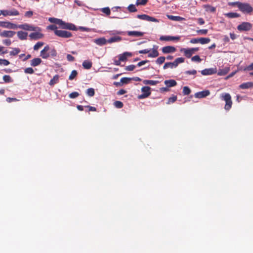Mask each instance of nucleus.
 <instances>
[{
	"instance_id": "f257e3e1",
	"label": "nucleus",
	"mask_w": 253,
	"mask_h": 253,
	"mask_svg": "<svg viewBox=\"0 0 253 253\" xmlns=\"http://www.w3.org/2000/svg\"><path fill=\"white\" fill-rule=\"evenodd\" d=\"M48 21L52 23H55L59 25V28L63 29H67L73 31H76L77 30L76 26L70 23H66L62 20L54 18H49Z\"/></svg>"
},
{
	"instance_id": "f03ea898",
	"label": "nucleus",
	"mask_w": 253,
	"mask_h": 253,
	"mask_svg": "<svg viewBox=\"0 0 253 253\" xmlns=\"http://www.w3.org/2000/svg\"><path fill=\"white\" fill-rule=\"evenodd\" d=\"M220 98L225 102L224 109L229 111L231 108L233 104L230 94L228 93H223L220 94Z\"/></svg>"
},
{
	"instance_id": "7ed1b4c3",
	"label": "nucleus",
	"mask_w": 253,
	"mask_h": 253,
	"mask_svg": "<svg viewBox=\"0 0 253 253\" xmlns=\"http://www.w3.org/2000/svg\"><path fill=\"white\" fill-rule=\"evenodd\" d=\"M239 9L244 13L250 14L253 11L252 6L248 3L241 2Z\"/></svg>"
},
{
	"instance_id": "20e7f679",
	"label": "nucleus",
	"mask_w": 253,
	"mask_h": 253,
	"mask_svg": "<svg viewBox=\"0 0 253 253\" xmlns=\"http://www.w3.org/2000/svg\"><path fill=\"white\" fill-rule=\"evenodd\" d=\"M252 27V24L251 23L243 22L237 26V29L240 32H247L251 30Z\"/></svg>"
},
{
	"instance_id": "39448f33",
	"label": "nucleus",
	"mask_w": 253,
	"mask_h": 253,
	"mask_svg": "<svg viewBox=\"0 0 253 253\" xmlns=\"http://www.w3.org/2000/svg\"><path fill=\"white\" fill-rule=\"evenodd\" d=\"M55 35L59 37L62 38H69L72 37V34L71 32L60 30L56 31L55 32Z\"/></svg>"
},
{
	"instance_id": "423d86ee",
	"label": "nucleus",
	"mask_w": 253,
	"mask_h": 253,
	"mask_svg": "<svg viewBox=\"0 0 253 253\" xmlns=\"http://www.w3.org/2000/svg\"><path fill=\"white\" fill-rule=\"evenodd\" d=\"M0 12L4 16H17L19 15V11L15 8H12L11 10H1Z\"/></svg>"
},
{
	"instance_id": "0eeeda50",
	"label": "nucleus",
	"mask_w": 253,
	"mask_h": 253,
	"mask_svg": "<svg viewBox=\"0 0 253 253\" xmlns=\"http://www.w3.org/2000/svg\"><path fill=\"white\" fill-rule=\"evenodd\" d=\"M151 88L149 86H146L141 88V91L143 92L142 94L138 95L139 99H143L148 97L151 94Z\"/></svg>"
},
{
	"instance_id": "6e6552de",
	"label": "nucleus",
	"mask_w": 253,
	"mask_h": 253,
	"mask_svg": "<svg viewBox=\"0 0 253 253\" xmlns=\"http://www.w3.org/2000/svg\"><path fill=\"white\" fill-rule=\"evenodd\" d=\"M0 27L10 29H17V25L9 21H0Z\"/></svg>"
},
{
	"instance_id": "1a4fd4ad",
	"label": "nucleus",
	"mask_w": 253,
	"mask_h": 253,
	"mask_svg": "<svg viewBox=\"0 0 253 253\" xmlns=\"http://www.w3.org/2000/svg\"><path fill=\"white\" fill-rule=\"evenodd\" d=\"M18 28L27 31H36L37 29H38V30H40L39 28L34 27L28 24H24L17 25V28Z\"/></svg>"
},
{
	"instance_id": "9d476101",
	"label": "nucleus",
	"mask_w": 253,
	"mask_h": 253,
	"mask_svg": "<svg viewBox=\"0 0 253 253\" xmlns=\"http://www.w3.org/2000/svg\"><path fill=\"white\" fill-rule=\"evenodd\" d=\"M180 39V36H162L160 38V40L161 41H178Z\"/></svg>"
},
{
	"instance_id": "9b49d317",
	"label": "nucleus",
	"mask_w": 253,
	"mask_h": 253,
	"mask_svg": "<svg viewBox=\"0 0 253 253\" xmlns=\"http://www.w3.org/2000/svg\"><path fill=\"white\" fill-rule=\"evenodd\" d=\"M50 49L49 46L47 45L44 46V48L40 52V56L43 59H47L50 56L48 51Z\"/></svg>"
},
{
	"instance_id": "f8f14e48",
	"label": "nucleus",
	"mask_w": 253,
	"mask_h": 253,
	"mask_svg": "<svg viewBox=\"0 0 253 253\" xmlns=\"http://www.w3.org/2000/svg\"><path fill=\"white\" fill-rule=\"evenodd\" d=\"M15 34V32L13 31L4 30L2 32H0V36L1 38H12Z\"/></svg>"
},
{
	"instance_id": "ddd939ff",
	"label": "nucleus",
	"mask_w": 253,
	"mask_h": 253,
	"mask_svg": "<svg viewBox=\"0 0 253 253\" xmlns=\"http://www.w3.org/2000/svg\"><path fill=\"white\" fill-rule=\"evenodd\" d=\"M201 74L204 76L207 75H211L216 73L217 69L216 68H211L205 69L202 71H201Z\"/></svg>"
},
{
	"instance_id": "4468645a",
	"label": "nucleus",
	"mask_w": 253,
	"mask_h": 253,
	"mask_svg": "<svg viewBox=\"0 0 253 253\" xmlns=\"http://www.w3.org/2000/svg\"><path fill=\"white\" fill-rule=\"evenodd\" d=\"M210 94V91L209 90H205L195 93V97L197 98H202L209 96Z\"/></svg>"
},
{
	"instance_id": "2eb2a0df",
	"label": "nucleus",
	"mask_w": 253,
	"mask_h": 253,
	"mask_svg": "<svg viewBox=\"0 0 253 253\" xmlns=\"http://www.w3.org/2000/svg\"><path fill=\"white\" fill-rule=\"evenodd\" d=\"M176 48L172 46H166L162 48V51L164 53H173L176 51Z\"/></svg>"
},
{
	"instance_id": "dca6fc26",
	"label": "nucleus",
	"mask_w": 253,
	"mask_h": 253,
	"mask_svg": "<svg viewBox=\"0 0 253 253\" xmlns=\"http://www.w3.org/2000/svg\"><path fill=\"white\" fill-rule=\"evenodd\" d=\"M29 37L32 40H39L43 37V34L39 32L32 33L29 35Z\"/></svg>"
},
{
	"instance_id": "f3484780",
	"label": "nucleus",
	"mask_w": 253,
	"mask_h": 253,
	"mask_svg": "<svg viewBox=\"0 0 253 253\" xmlns=\"http://www.w3.org/2000/svg\"><path fill=\"white\" fill-rule=\"evenodd\" d=\"M180 51L182 52L184 55L187 58H190L193 54L190 48H183L180 49Z\"/></svg>"
},
{
	"instance_id": "a211bd4d",
	"label": "nucleus",
	"mask_w": 253,
	"mask_h": 253,
	"mask_svg": "<svg viewBox=\"0 0 253 253\" xmlns=\"http://www.w3.org/2000/svg\"><path fill=\"white\" fill-rule=\"evenodd\" d=\"M131 56L132 53L131 52H125L123 54H120L119 55V58L120 59V61H125L126 60L128 57H131Z\"/></svg>"
},
{
	"instance_id": "6ab92c4d",
	"label": "nucleus",
	"mask_w": 253,
	"mask_h": 253,
	"mask_svg": "<svg viewBox=\"0 0 253 253\" xmlns=\"http://www.w3.org/2000/svg\"><path fill=\"white\" fill-rule=\"evenodd\" d=\"M127 34L129 36H133L135 37H142L144 35V33L142 32H139V31H128L127 32Z\"/></svg>"
},
{
	"instance_id": "aec40b11",
	"label": "nucleus",
	"mask_w": 253,
	"mask_h": 253,
	"mask_svg": "<svg viewBox=\"0 0 253 253\" xmlns=\"http://www.w3.org/2000/svg\"><path fill=\"white\" fill-rule=\"evenodd\" d=\"M42 62V60L40 58H35L31 60L30 65L32 67L39 66Z\"/></svg>"
},
{
	"instance_id": "412c9836",
	"label": "nucleus",
	"mask_w": 253,
	"mask_h": 253,
	"mask_svg": "<svg viewBox=\"0 0 253 253\" xmlns=\"http://www.w3.org/2000/svg\"><path fill=\"white\" fill-rule=\"evenodd\" d=\"M205 11L207 12L214 13L216 11V7H213L209 4H205L203 6Z\"/></svg>"
},
{
	"instance_id": "4be33fe9",
	"label": "nucleus",
	"mask_w": 253,
	"mask_h": 253,
	"mask_svg": "<svg viewBox=\"0 0 253 253\" xmlns=\"http://www.w3.org/2000/svg\"><path fill=\"white\" fill-rule=\"evenodd\" d=\"M239 87L241 89H245L253 87V82H249L244 83L239 85Z\"/></svg>"
},
{
	"instance_id": "5701e85b",
	"label": "nucleus",
	"mask_w": 253,
	"mask_h": 253,
	"mask_svg": "<svg viewBox=\"0 0 253 253\" xmlns=\"http://www.w3.org/2000/svg\"><path fill=\"white\" fill-rule=\"evenodd\" d=\"M94 42L97 45H103L106 44L107 42V40H106L104 38H100L95 39L94 40Z\"/></svg>"
},
{
	"instance_id": "b1692460",
	"label": "nucleus",
	"mask_w": 253,
	"mask_h": 253,
	"mask_svg": "<svg viewBox=\"0 0 253 253\" xmlns=\"http://www.w3.org/2000/svg\"><path fill=\"white\" fill-rule=\"evenodd\" d=\"M18 38L21 40H25L27 38L28 33L22 31H18L17 33Z\"/></svg>"
},
{
	"instance_id": "393cba45",
	"label": "nucleus",
	"mask_w": 253,
	"mask_h": 253,
	"mask_svg": "<svg viewBox=\"0 0 253 253\" xmlns=\"http://www.w3.org/2000/svg\"><path fill=\"white\" fill-rule=\"evenodd\" d=\"M164 83L168 87H173L177 84L176 82L174 80H166Z\"/></svg>"
},
{
	"instance_id": "a878e982",
	"label": "nucleus",
	"mask_w": 253,
	"mask_h": 253,
	"mask_svg": "<svg viewBox=\"0 0 253 253\" xmlns=\"http://www.w3.org/2000/svg\"><path fill=\"white\" fill-rule=\"evenodd\" d=\"M167 17L169 19L172 20V21H180L185 20L184 18L181 17L179 16H173V15H168Z\"/></svg>"
},
{
	"instance_id": "bb28decb",
	"label": "nucleus",
	"mask_w": 253,
	"mask_h": 253,
	"mask_svg": "<svg viewBox=\"0 0 253 253\" xmlns=\"http://www.w3.org/2000/svg\"><path fill=\"white\" fill-rule=\"evenodd\" d=\"M122 40V38L120 36H115L110 38L107 40V42L111 43L115 42H119Z\"/></svg>"
},
{
	"instance_id": "cd10ccee",
	"label": "nucleus",
	"mask_w": 253,
	"mask_h": 253,
	"mask_svg": "<svg viewBox=\"0 0 253 253\" xmlns=\"http://www.w3.org/2000/svg\"><path fill=\"white\" fill-rule=\"evenodd\" d=\"M224 15L229 18H238L240 16L239 13L236 12H229L224 14Z\"/></svg>"
},
{
	"instance_id": "c85d7f7f",
	"label": "nucleus",
	"mask_w": 253,
	"mask_h": 253,
	"mask_svg": "<svg viewBox=\"0 0 253 253\" xmlns=\"http://www.w3.org/2000/svg\"><path fill=\"white\" fill-rule=\"evenodd\" d=\"M230 71V68L228 67H226L223 69H220L217 73V74L219 76H224L227 74L229 71Z\"/></svg>"
},
{
	"instance_id": "c756f323",
	"label": "nucleus",
	"mask_w": 253,
	"mask_h": 253,
	"mask_svg": "<svg viewBox=\"0 0 253 253\" xmlns=\"http://www.w3.org/2000/svg\"><path fill=\"white\" fill-rule=\"evenodd\" d=\"M83 66L85 69H90L92 65L91 61L89 60H85L83 63Z\"/></svg>"
},
{
	"instance_id": "7c9ffc66",
	"label": "nucleus",
	"mask_w": 253,
	"mask_h": 253,
	"mask_svg": "<svg viewBox=\"0 0 253 253\" xmlns=\"http://www.w3.org/2000/svg\"><path fill=\"white\" fill-rule=\"evenodd\" d=\"M59 76L58 75H55L53 78L50 81L49 84L50 85L52 86L57 84L59 81Z\"/></svg>"
},
{
	"instance_id": "2f4dec72",
	"label": "nucleus",
	"mask_w": 253,
	"mask_h": 253,
	"mask_svg": "<svg viewBox=\"0 0 253 253\" xmlns=\"http://www.w3.org/2000/svg\"><path fill=\"white\" fill-rule=\"evenodd\" d=\"M158 55H159V52L157 50V47L155 49L153 48L152 49V52L148 54V56L149 57L155 58V57L158 56Z\"/></svg>"
},
{
	"instance_id": "473e14b6",
	"label": "nucleus",
	"mask_w": 253,
	"mask_h": 253,
	"mask_svg": "<svg viewBox=\"0 0 253 253\" xmlns=\"http://www.w3.org/2000/svg\"><path fill=\"white\" fill-rule=\"evenodd\" d=\"M143 83L145 84H150L151 85H155L158 84L159 82L158 81H153V80H144Z\"/></svg>"
},
{
	"instance_id": "72a5a7b5",
	"label": "nucleus",
	"mask_w": 253,
	"mask_h": 253,
	"mask_svg": "<svg viewBox=\"0 0 253 253\" xmlns=\"http://www.w3.org/2000/svg\"><path fill=\"white\" fill-rule=\"evenodd\" d=\"M176 67L174 61L173 62H167L163 66L164 69H166L168 68H173Z\"/></svg>"
},
{
	"instance_id": "f704fd0d",
	"label": "nucleus",
	"mask_w": 253,
	"mask_h": 253,
	"mask_svg": "<svg viewBox=\"0 0 253 253\" xmlns=\"http://www.w3.org/2000/svg\"><path fill=\"white\" fill-rule=\"evenodd\" d=\"M211 40L209 38H200L199 43L202 44H207L210 42Z\"/></svg>"
},
{
	"instance_id": "c9c22d12",
	"label": "nucleus",
	"mask_w": 253,
	"mask_h": 253,
	"mask_svg": "<svg viewBox=\"0 0 253 253\" xmlns=\"http://www.w3.org/2000/svg\"><path fill=\"white\" fill-rule=\"evenodd\" d=\"M20 52V49L19 48H13V50L10 52V55L15 56L18 54Z\"/></svg>"
},
{
	"instance_id": "e433bc0d",
	"label": "nucleus",
	"mask_w": 253,
	"mask_h": 253,
	"mask_svg": "<svg viewBox=\"0 0 253 253\" xmlns=\"http://www.w3.org/2000/svg\"><path fill=\"white\" fill-rule=\"evenodd\" d=\"M191 92L190 88L188 86H184L183 88V94L185 95H189Z\"/></svg>"
},
{
	"instance_id": "4c0bfd02",
	"label": "nucleus",
	"mask_w": 253,
	"mask_h": 253,
	"mask_svg": "<svg viewBox=\"0 0 253 253\" xmlns=\"http://www.w3.org/2000/svg\"><path fill=\"white\" fill-rule=\"evenodd\" d=\"M174 62L176 67H177L179 64L183 63L184 62V58L183 57H178L175 59Z\"/></svg>"
},
{
	"instance_id": "58836bf2",
	"label": "nucleus",
	"mask_w": 253,
	"mask_h": 253,
	"mask_svg": "<svg viewBox=\"0 0 253 253\" xmlns=\"http://www.w3.org/2000/svg\"><path fill=\"white\" fill-rule=\"evenodd\" d=\"M86 93L89 96L92 97L94 95V89L93 88H89L87 89Z\"/></svg>"
},
{
	"instance_id": "ea45409f",
	"label": "nucleus",
	"mask_w": 253,
	"mask_h": 253,
	"mask_svg": "<svg viewBox=\"0 0 253 253\" xmlns=\"http://www.w3.org/2000/svg\"><path fill=\"white\" fill-rule=\"evenodd\" d=\"M78 75L77 71L75 70H73L69 77V80H73Z\"/></svg>"
},
{
	"instance_id": "a19ab883",
	"label": "nucleus",
	"mask_w": 253,
	"mask_h": 253,
	"mask_svg": "<svg viewBox=\"0 0 253 253\" xmlns=\"http://www.w3.org/2000/svg\"><path fill=\"white\" fill-rule=\"evenodd\" d=\"M44 44V43L42 42H38L34 46V50H38L40 47H41Z\"/></svg>"
},
{
	"instance_id": "79ce46f5",
	"label": "nucleus",
	"mask_w": 253,
	"mask_h": 253,
	"mask_svg": "<svg viewBox=\"0 0 253 253\" xmlns=\"http://www.w3.org/2000/svg\"><path fill=\"white\" fill-rule=\"evenodd\" d=\"M165 57L164 56H161L157 58L156 61L157 64L161 65L163 64L165 61Z\"/></svg>"
},
{
	"instance_id": "37998d69",
	"label": "nucleus",
	"mask_w": 253,
	"mask_h": 253,
	"mask_svg": "<svg viewBox=\"0 0 253 253\" xmlns=\"http://www.w3.org/2000/svg\"><path fill=\"white\" fill-rule=\"evenodd\" d=\"M3 80L5 83H11L12 82L11 77L9 75L3 76Z\"/></svg>"
},
{
	"instance_id": "c03bdc74",
	"label": "nucleus",
	"mask_w": 253,
	"mask_h": 253,
	"mask_svg": "<svg viewBox=\"0 0 253 253\" xmlns=\"http://www.w3.org/2000/svg\"><path fill=\"white\" fill-rule=\"evenodd\" d=\"M128 10L130 12H134L137 11V9L136 8L135 5L134 4H130L128 7Z\"/></svg>"
},
{
	"instance_id": "a18cd8bd",
	"label": "nucleus",
	"mask_w": 253,
	"mask_h": 253,
	"mask_svg": "<svg viewBox=\"0 0 253 253\" xmlns=\"http://www.w3.org/2000/svg\"><path fill=\"white\" fill-rule=\"evenodd\" d=\"M114 104L115 106L117 108H121L123 107V103L120 101H116Z\"/></svg>"
},
{
	"instance_id": "49530a36",
	"label": "nucleus",
	"mask_w": 253,
	"mask_h": 253,
	"mask_svg": "<svg viewBox=\"0 0 253 253\" xmlns=\"http://www.w3.org/2000/svg\"><path fill=\"white\" fill-rule=\"evenodd\" d=\"M24 73L26 74H33L34 73V70L32 68L28 67L25 69Z\"/></svg>"
},
{
	"instance_id": "de8ad7c7",
	"label": "nucleus",
	"mask_w": 253,
	"mask_h": 253,
	"mask_svg": "<svg viewBox=\"0 0 253 253\" xmlns=\"http://www.w3.org/2000/svg\"><path fill=\"white\" fill-rule=\"evenodd\" d=\"M191 60L193 62H200L202 60L199 55H195L191 58Z\"/></svg>"
},
{
	"instance_id": "09e8293b",
	"label": "nucleus",
	"mask_w": 253,
	"mask_h": 253,
	"mask_svg": "<svg viewBox=\"0 0 253 253\" xmlns=\"http://www.w3.org/2000/svg\"><path fill=\"white\" fill-rule=\"evenodd\" d=\"M47 29L48 30L54 31L55 33L56 31H58L57 27L55 25H50L47 27Z\"/></svg>"
},
{
	"instance_id": "8fccbe9b",
	"label": "nucleus",
	"mask_w": 253,
	"mask_h": 253,
	"mask_svg": "<svg viewBox=\"0 0 253 253\" xmlns=\"http://www.w3.org/2000/svg\"><path fill=\"white\" fill-rule=\"evenodd\" d=\"M79 93L78 92H73L69 94V97L70 98H75L79 96Z\"/></svg>"
},
{
	"instance_id": "3c124183",
	"label": "nucleus",
	"mask_w": 253,
	"mask_h": 253,
	"mask_svg": "<svg viewBox=\"0 0 253 253\" xmlns=\"http://www.w3.org/2000/svg\"><path fill=\"white\" fill-rule=\"evenodd\" d=\"M241 3V2L236 1V2H228V4L229 5L232 6H237V7L239 8Z\"/></svg>"
},
{
	"instance_id": "603ef678",
	"label": "nucleus",
	"mask_w": 253,
	"mask_h": 253,
	"mask_svg": "<svg viewBox=\"0 0 253 253\" xmlns=\"http://www.w3.org/2000/svg\"><path fill=\"white\" fill-rule=\"evenodd\" d=\"M137 17L140 19L147 21L148 15L146 14L138 15Z\"/></svg>"
},
{
	"instance_id": "864d4df0",
	"label": "nucleus",
	"mask_w": 253,
	"mask_h": 253,
	"mask_svg": "<svg viewBox=\"0 0 253 253\" xmlns=\"http://www.w3.org/2000/svg\"><path fill=\"white\" fill-rule=\"evenodd\" d=\"M101 11L103 13H105L107 15H109L111 13L110 9L108 7L102 8Z\"/></svg>"
},
{
	"instance_id": "5fc2aeb1",
	"label": "nucleus",
	"mask_w": 253,
	"mask_h": 253,
	"mask_svg": "<svg viewBox=\"0 0 253 253\" xmlns=\"http://www.w3.org/2000/svg\"><path fill=\"white\" fill-rule=\"evenodd\" d=\"M10 64V62L6 59H0V65H3L4 66H7Z\"/></svg>"
},
{
	"instance_id": "6e6d98bb",
	"label": "nucleus",
	"mask_w": 253,
	"mask_h": 253,
	"mask_svg": "<svg viewBox=\"0 0 253 253\" xmlns=\"http://www.w3.org/2000/svg\"><path fill=\"white\" fill-rule=\"evenodd\" d=\"M147 1H148V0H137L136 3L137 5H144L146 4Z\"/></svg>"
},
{
	"instance_id": "4d7b16f0",
	"label": "nucleus",
	"mask_w": 253,
	"mask_h": 253,
	"mask_svg": "<svg viewBox=\"0 0 253 253\" xmlns=\"http://www.w3.org/2000/svg\"><path fill=\"white\" fill-rule=\"evenodd\" d=\"M135 67L136 66L134 65H130L126 66L125 69L126 71H132L135 68Z\"/></svg>"
},
{
	"instance_id": "13d9d810",
	"label": "nucleus",
	"mask_w": 253,
	"mask_h": 253,
	"mask_svg": "<svg viewBox=\"0 0 253 253\" xmlns=\"http://www.w3.org/2000/svg\"><path fill=\"white\" fill-rule=\"evenodd\" d=\"M24 56H25V58L23 59V61H26L28 59H29L31 57V55L29 54L27 55L26 56H25V54H21L19 55L20 58H22V57H24Z\"/></svg>"
},
{
	"instance_id": "bf43d9fd",
	"label": "nucleus",
	"mask_w": 253,
	"mask_h": 253,
	"mask_svg": "<svg viewBox=\"0 0 253 253\" xmlns=\"http://www.w3.org/2000/svg\"><path fill=\"white\" fill-rule=\"evenodd\" d=\"M131 80L130 78H126V77H124V78H122L121 79V82L122 84H126L128 83L129 81H130Z\"/></svg>"
},
{
	"instance_id": "052dcab7",
	"label": "nucleus",
	"mask_w": 253,
	"mask_h": 253,
	"mask_svg": "<svg viewBox=\"0 0 253 253\" xmlns=\"http://www.w3.org/2000/svg\"><path fill=\"white\" fill-rule=\"evenodd\" d=\"M208 30L207 29H201L199 30H197V32L199 34L201 35H206L207 34Z\"/></svg>"
},
{
	"instance_id": "680f3d73",
	"label": "nucleus",
	"mask_w": 253,
	"mask_h": 253,
	"mask_svg": "<svg viewBox=\"0 0 253 253\" xmlns=\"http://www.w3.org/2000/svg\"><path fill=\"white\" fill-rule=\"evenodd\" d=\"M2 43L6 46H9L11 44V41L10 40L6 39L2 41Z\"/></svg>"
},
{
	"instance_id": "e2e57ef3",
	"label": "nucleus",
	"mask_w": 253,
	"mask_h": 253,
	"mask_svg": "<svg viewBox=\"0 0 253 253\" xmlns=\"http://www.w3.org/2000/svg\"><path fill=\"white\" fill-rule=\"evenodd\" d=\"M177 100L176 96H174L169 98L168 103H173Z\"/></svg>"
},
{
	"instance_id": "0e129e2a",
	"label": "nucleus",
	"mask_w": 253,
	"mask_h": 253,
	"mask_svg": "<svg viewBox=\"0 0 253 253\" xmlns=\"http://www.w3.org/2000/svg\"><path fill=\"white\" fill-rule=\"evenodd\" d=\"M197 73V71L195 70H193L191 71H186L185 72V74L186 75H195Z\"/></svg>"
},
{
	"instance_id": "69168bd1",
	"label": "nucleus",
	"mask_w": 253,
	"mask_h": 253,
	"mask_svg": "<svg viewBox=\"0 0 253 253\" xmlns=\"http://www.w3.org/2000/svg\"><path fill=\"white\" fill-rule=\"evenodd\" d=\"M190 42L193 44L199 43V38H193L190 41Z\"/></svg>"
},
{
	"instance_id": "338daca9",
	"label": "nucleus",
	"mask_w": 253,
	"mask_h": 253,
	"mask_svg": "<svg viewBox=\"0 0 253 253\" xmlns=\"http://www.w3.org/2000/svg\"><path fill=\"white\" fill-rule=\"evenodd\" d=\"M33 15V12L32 11H28L25 13V16L27 17H31Z\"/></svg>"
},
{
	"instance_id": "774afa93",
	"label": "nucleus",
	"mask_w": 253,
	"mask_h": 253,
	"mask_svg": "<svg viewBox=\"0 0 253 253\" xmlns=\"http://www.w3.org/2000/svg\"><path fill=\"white\" fill-rule=\"evenodd\" d=\"M244 70L247 71H252L253 70V62L250 64L249 66H247Z\"/></svg>"
}]
</instances>
